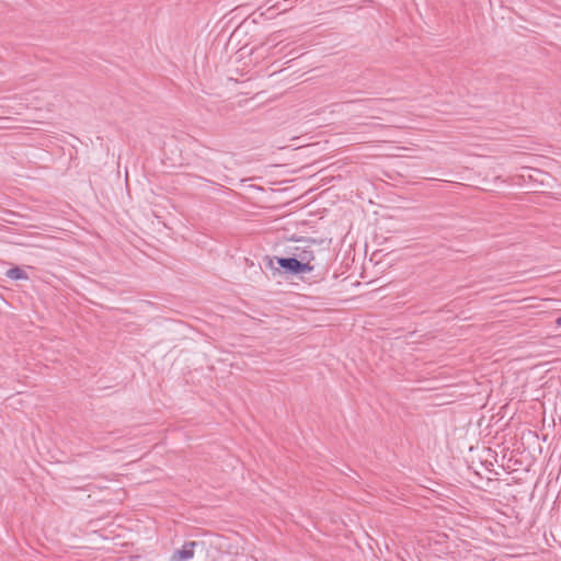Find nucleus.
Returning <instances> with one entry per match:
<instances>
[{
    "instance_id": "obj_1",
    "label": "nucleus",
    "mask_w": 561,
    "mask_h": 561,
    "mask_svg": "<svg viewBox=\"0 0 561 561\" xmlns=\"http://www.w3.org/2000/svg\"><path fill=\"white\" fill-rule=\"evenodd\" d=\"M275 260L278 264V267L289 275H299L313 271L312 265H307L306 262L299 261V259L295 257L294 255L289 257L276 256Z\"/></svg>"
},
{
    "instance_id": "obj_2",
    "label": "nucleus",
    "mask_w": 561,
    "mask_h": 561,
    "mask_svg": "<svg viewBox=\"0 0 561 561\" xmlns=\"http://www.w3.org/2000/svg\"><path fill=\"white\" fill-rule=\"evenodd\" d=\"M198 546L196 541H186L180 549L175 550L171 557V561H188L194 557L195 548Z\"/></svg>"
},
{
    "instance_id": "obj_3",
    "label": "nucleus",
    "mask_w": 561,
    "mask_h": 561,
    "mask_svg": "<svg viewBox=\"0 0 561 561\" xmlns=\"http://www.w3.org/2000/svg\"><path fill=\"white\" fill-rule=\"evenodd\" d=\"M293 255L298 257L299 261L306 262L307 265H311L310 263L314 259V252L311 245L295 247Z\"/></svg>"
},
{
    "instance_id": "obj_4",
    "label": "nucleus",
    "mask_w": 561,
    "mask_h": 561,
    "mask_svg": "<svg viewBox=\"0 0 561 561\" xmlns=\"http://www.w3.org/2000/svg\"><path fill=\"white\" fill-rule=\"evenodd\" d=\"M5 276L13 280H26L28 279V275L19 266H14L9 268L5 272Z\"/></svg>"
},
{
    "instance_id": "obj_5",
    "label": "nucleus",
    "mask_w": 561,
    "mask_h": 561,
    "mask_svg": "<svg viewBox=\"0 0 561 561\" xmlns=\"http://www.w3.org/2000/svg\"><path fill=\"white\" fill-rule=\"evenodd\" d=\"M261 15L265 16L266 19H273L275 16L274 8H267V10L265 12H262Z\"/></svg>"
}]
</instances>
